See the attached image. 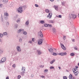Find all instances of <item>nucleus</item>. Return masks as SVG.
<instances>
[{
  "instance_id": "24",
  "label": "nucleus",
  "mask_w": 79,
  "mask_h": 79,
  "mask_svg": "<svg viewBox=\"0 0 79 79\" xmlns=\"http://www.w3.org/2000/svg\"><path fill=\"white\" fill-rule=\"evenodd\" d=\"M2 2L4 3H7L8 2V0H3Z\"/></svg>"
},
{
  "instance_id": "50",
  "label": "nucleus",
  "mask_w": 79,
  "mask_h": 79,
  "mask_svg": "<svg viewBox=\"0 0 79 79\" xmlns=\"http://www.w3.org/2000/svg\"><path fill=\"white\" fill-rule=\"evenodd\" d=\"M40 68H44V65H41L40 66Z\"/></svg>"
},
{
  "instance_id": "64",
  "label": "nucleus",
  "mask_w": 79,
  "mask_h": 79,
  "mask_svg": "<svg viewBox=\"0 0 79 79\" xmlns=\"http://www.w3.org/2000/svg\"><path fill=\"white\" fill-rule=\"evenodd\" d=\"M18 53V52H16L15 54V55H17V54Z\"/></svg>"
},
{
  "instance_id": "14",
  "label": "nucleus",
  "mask_w": 79,
  "mask_h": 79,
  "mask_svg": "<svg viewBox=\"0 0 79 79\" xmlns=\"http://www.w3.org/2000/svg\"><path fill=\"white\" fill-rule=\"evenodd\" d=\"M24 31V30L23 29H19L17 31V33H20V32H21V31Z\"/></svg>"
},
{
  "instance_id": "51",
  "label": "nucleus",
  "mask_w": 79,
  "mask_h": 79,
  "mask_svg": "<svg viewBox=\"0 0 79 79\" xmlns=\"http://www.w3.org/2000/svg\"><path fill=\"white\" fill-rule=\"evenodd\" d=\"M48 69H46L44 70V72H46H46H48Z\"/></svg>"
},
{
  "instance_id": "15",
  "label": "nucleus",
  "mask_w": 79,
  "mask_h": 79,
  "mask_svg": "<svg viewBox=\"0 0 79 79\" xmlns=\"http://www.w3.org/2000/svg\"><path fill=\"white\" fill-rule=\"evenodd\" d=\"M25 69H26V68L24 67H23L22 69V71L25 72L26 70Z\"/></svg>"
},
{
  "instance_id": "8",
  "label": "nucleus",
  "mask_w": 79,
  "mask_h": 79,
  "mask_svg": "<svg viewBox=\"0 0 79 79\" xmlns=\"http://www.w3.org/2000/svg\"><path fill=\"white\" fill-rule=\"evenodd\" d=\"M36 52L38 54V55H40L42 54V52L40 51V50H37L36 51Z\"/></svg>"
},
{
  "instance_id": "6",
  "label": "nucleus",
  "mask_w": 79,
  "mask_h": 79,
  "mask_svg": "<svg viewBox=\"0 0 79 79\" xmlns=\"http://www.w3.org/2000/svg\"><path fill=\"white\" fill-rule=\"evenodd\" d=\"M16 49L17 52H20L21 51V49L20 47L19 46L17 47Z\"/></svg>"
},
{
  "instance_id": "1",
  "label": "nucleus",
  "mask_w": 79,
  "mask_h": 79,
  "mask_svg": "<svg viewBox=\"0 0 79 79\" xmlns=\"http://www.w3.org/2000/svg\"><path fill=\"white\" fill-rule=\"evenodd\" d=\"M6 60V57H4L2 58L1 60H0V64H2V63H5Z\"/></svg>"
},
{
  "instance_id": "19",
  "label": "nucleus",
  "mask_w": 79,
  "mask_h": 79,
  "mask_svg": "<svg viewBox=\"0 0 79 79\" xmlns=\"http://www.w3.org/2000/svg\"><path fill=\"white\" fill-rule=\"evenodd\" d=\"M55 30H56L55 28H53L52 29V31L53 33H54V34H55V32H56Z\"/></svg>"
},
{
  "instance_id": "47",
  "label": "nucleus",
  "mask_w": 79,
  "mask_h": 79,
  "mask_svg": "<svg viewBox=\"0 0 79 79\" xmlns=\"http://www.w3.org/2000/svg\"><path fill=\"white\" fill-rule=\"evenodd\" d=\"M12 67H13V68H15L16 65H15V64H13L12 65Z\"/></svg>"
},
{
  "instance_id": "5",
  "label": "nucleus",
  "mask_w": 79,
  "mask_h": 79,
  "mask_svg": "<svg viewBox=\"0 0 79 79\" xmlns=\"http://www.w3.org/2000/svg\"><path fill=\"white\" fill-rule=\"evenodd\" d=\"M60 44L61 48H62V49H63L64 50H65L66 49V48L64 46L63 44H61V43H60Z\"/></svg>"
},
{
  "instance_id": "44",
  "label": "nucleus",
  "mask_w": 79,
  "mask_h": 79,
  "mask_svg": "<svg viewBox=\"0 0 79 79\" xmlns=\"http://www.w3.org/2000/svg\"><path fill=\"white\" fill-rule=\"evenodd\" d=\"M71 15L70 14L69 15V18H70V19H71Z\"/></svg>"
},
{
  "instance_id": "16",
  "label": "nucleus",
  "mask_w": 79,
  "mask_h": 79,
  "mask_svg": "<svg viewBox=\"0 0 79 79\" xmlns=\"http://www.w3.org/2000/svg\"><path fill=\"white\" fill-rule=\"evenodd\" d=\"M29 24V20H27L25 23V24L27 26Z\"/></svg>"
},
{
  "instance_id": "17",
  "label": "nucleus",
  "mask_w": 79,
  "mask_h": 79,
  "mask_svg": "<svg viewBox=\"0 0 79 79\" xmlns=\"http://www.w3.org/2000/svg\"><path fill=\"white\" fill-rule=\"evenodd\" d=\"M3 35H8V33H7L6 32H3Z\"/></svg>"
},
{
  "instance_id": "45",
  "label": "nucleus",
  "mask_w": 79,
  "mask_h": 79,
  "mask_svg": "<svg viewBox=\"0 0 79 79\" xmlns=\"http://www.w3.org/2000/svg\"><path fill=\"white\" fill-rule=\"evenodd\" d=\"M74 49H75V50H77V47L76 46L75 47H74Z\"/></svg>"
},
{
  "instance_id": "37",
  "label": "nucleus",
  "mask_w": 79,
  "mask_h": 79,
  "mask_svg": "<svg viewBox=\"0 0 79 79\" xmlns=\"http://www.w3.org/2000/svg\"><path fill=\"white\" fill-rule=\"evenodd\" d=\"M6 25L7 26H8L9 25H10V23H9V22H7L6 23Z\"/></svg>"
},
{
  "instance_id": "41",
  "label": "nucleus",
  "mask_w": 79,
  "mask_h": 79,
  "mask_svg": "<svg viewBox=\"0 0 79 79\" xmlns=\"http://www.w3.org/2000/svg\"><path fill=\"white\" fill-rule=\"evenodd\" d=\"M48 27H52V25L48 24Z\"/></svg>"
},
{
  "instance_id": "57",
  "label": "nucleus",
  "mask_w": 79,
  "mask_h": 79,
  "mask_svg": "<svg viewBox=\"0 0 79 79\" xmlns=\"http://www.w3.org/2000/svg\"><path fill=\"white\" fill-rule=\"evenodd\" d=\"M31 77H34V74H32L31 75Z\"/></svg>"
},
{
  "instance_id": "58",
  "label": "nucleus",
  "mask_w": 79,
  "mask_h": 79,
  "mask_svg": "<svg viewBox=\"0 0 79 79\" xmlns=\"http://www.w3.org/2000/svg\"><path fill=\"white\" fill-rule=\"evenodd\" d=\"M2 4H0V8H2Z\"/></svg>"
},
{
  "instance_id": "42",
  "label": "nucleus",
  "mask_w": 79,
  "mask_h": 79,
  "mask_svg": "<svg viewBox=\"0 0 79 79\" xmlns=\"http://www.w3.org/2000/svg\"><path fill=\"white\" fill-rule=\"evenodd\" d=\"M63 78L64 79H67V77L66 76H64L63 77Z\"/></svg>"
},
{
  "instance_id": "60",
  "label": "nucleus",
  "mask_w": 79,
  "mask_h": 79,
  "mask_svg": "<svg viewBox=\"0 0 79 79\" xmlns=\"http://www.w3.org/2000/svg\"><path fill=\"white\" fill-rule=\"evenodd\" d=\"M72 41L73 42H75V40H74V39H72Z\"/></svg>"
},
{
  "instance_id": "29",
  "label": "nucleus",
  "mask_w": 79,
  "mask_h": 79,
  "mask_svg": "<svg viewBox=\"0 0 79 79\" xmlns=\"http://www.w3.org/2000/svg\"><path fill=\"white\" fill-rule=\"evenodd\" d=\"M72 77H73V75L71 74H70L69 75V79H72Z\"/></svg>"
},
{
  "instance_id": "10",
  "label": "nucleus",
  "mask_w": 79,
  "mask_h": 79,
  "mask_svg": "<svg viewBox=\"0 0 79 79\" xmlns=\"http://www.w3.org/2000/svg\"><path fill=\"white\" fill-rule=\"evenodd\" d=\"M48 50L49 51L50 53H52L53 52V49L52 48H50V49H48Z\"/></svg>"
},
{
  "instance_id": "4",
  "label": "nucleus",
  "mask_w": 79,
  "mask_h": 79,
  "mask_svg": "<svg viewBox=\"0 0 79 79\" xmlns=\"http://www.w3.org/2000/svg\"><path fill=\"white\" fill-rule=\"evenodd\" d=\"M38 35H40V37H42V38L44 37L43 34H42V32H41V30L38 32Z\"/></svg>"
},
{
  "instance_id": "20",
  "label": "nucleus",
  "mask_w": 79,
  "mask_h": 79,
  "mask_svg": "<svg viewBox=\"0 0 79 79\" xmlns=\"http://www.w3.org/2000/svg\"><path fill=\"white\" fill-rule=\"evenodd\" d=\"M55 59L53 60L52 61H51L50 62V63L51 64H53V63H54V62H55Z\"/></svg>"
},
{
  "instance_id": "52",
  "label": "nucleus",
  "mask_w": 79,
  "mask_h": 79,
  "mask_svg": "<svg viewBox=\"0 0 79 79\" xmlns=\"http://www.w3.org/2000/svg\"><path fill=\"white\" fill-rule=\"evenodd\" d=\"M74 73V74H75L76 76H77V74H78V73Z\"/></svg>"
},
{
  "instance_id": "21",
  "label": "nucleus",
  "mask_w": 79,
  "mask_h": 79,
  "mask_svg": "<svg viewBox=\"0 0 79 79\" xmlns=\"http://www.w3.org/2000/svg\"><path fill=\"white\" fill-rule=\"evenodd\" d=\"M54 6V7L55 8V10L57 11V10H58V6Z\"/></svg>"
},
{
  "instance_id": "43",
  "label": "nucleus",
  "mask_w": 79,
  "mask_h": 79,
  "mask_svg": "<svg viewBox=\"0 0 79 79\" xmlns=\"http://www.w3.org/2000/svg\"><path fill=\"white\" fill-rule=\"evenodd\" d=\"M23 34H24V35H27V32L26 31L23 32Z\"/></svg>"
},
{
  "instance_id": "61",
  "label": "nucleus",
  "mask_w": 79,
  "mask_h": 79,
  "mask_svg": "<svg viewBox=\"0 0 79 79\" xmlns=\"http://www.w3.org/2000/svg\"><path fill=\"white\" fill-rule=\"evenodd\" d=\"M41 77H42V78H44V77H45L44 76H42Z\"/></svg>"
},
{
  "instance_id": "3",
  "label": "nucleus",
  "mask_w": 79,
  "mask_h": 79,
  "mask_svg": "<svg viewBox=\"0 0 79 79\" xmlns=\"http://www.w3.org/2000/svg\"><path fill=\"white\" fill-rule=\"evenodd\" d=\"M17 12L19 13H21L23 12V10H22V7H20L17 10Z\"/></svg>"
},
{
  "instance_id": "46",
  "label": "nucleus",
  "mask_w": 79,
  "mask_h": 79,
  "mask_svg": "<svg viewBox=\"0 0 79 79\" xmlns=\"http://www.w3.org/2000/svg\"><path fill=\"white\" fill-rule=\"evenodd\" d=\"M73 73H75V74H76L77 73H79L78 71H76L75 72L74 71H73Z\"/></svg>"
},
{
  "instance_id": "25",
  "label": "nucleus",
  "mask_w": 79,
  "mask_h": 79,
  "mask_svg": "<svg viewBox=\"0 0 79 79\" xmlns=\"http://www.w3.org/2000/svg\"><path fill=\"white\" fill-rule=\"evenodd\" d=\"M53 55H54V56H56L58 55V54L55 53V52H53L52 53Z\"/></svg>"
},
{
  "instance_id": "36",
  "label": "nucleus",
  "mask_w": 79,
  "mask_h": 79,
  "mask_svg": "<svg viewBox=\"0 0 79 79\" xmlns=\"http://www.w3.org/2000/svg\"><path fill=\"white\" fill-rule=\"evenodd\" d=\"M15 28H17V27H18V24H15Z\"/></svg>"
},
{
  "instance_id": "34",
  "label": "nucleus",
  "mask_w": 79,
  "mask_h": 79,
  "mask_svg": "<svg viewBox=\"0 0 79 79\" xmlns=\"http://www.w3.org/2000/svg\"><path fill=\"white\" fill-rule=\"evenodd\" d=\"M48 24L45 23L44 24V26L45 27H48Z\"/></svg>"
},
{
  "instance_id": "23",
  "label": "nucleus",
  "mask_w": 79,
  "mask_h": 79,
  "mask_svg": "<svg viewBox=\"0 0 79 79\" xmlns=\"http://www.w3.org/2000/svg\"><path fill=\"white\" fill-rule=\"evenodd\" d=\"M40 22V23H41V24H45V22L44 20H41Z\"/></svg>"
},
{
  "instance_id": "7",
  "label": "nucleus",
  "mask_w": 79,
  "mask_h": 79,
  "mask_svg": "<svg viewBox=\"0 0 79 79\" xmlns=\"http://www.w3.org/2000/svg\"><path fill=\"white\" fill-rule=\"evenodd\" d=\"M52 13H49L48 15L47 16V17L48 18H49V19H50V18H51L52 16Z\"/></svg>"
},
{
  "instance_id": "63",
  "label": "nucleus",
  "mask_w": 79,
  "mask_h": 79,
  "mask_svg": "<svg viewBox=\"0 0 79 79\" xmlns=\"http://www.w3.org/2000/svg\"><path fill=\"white\" fill-rule=\"evenodd\" d=\"M51 2H53L54 0H50Z\"/></svg>"
},
{
  "instance_id": "11",
  "label": "nucleus",
  "mask_w": 79,
  "mask_h": 79,
  "mask_svg": "<svg viewBox=\"0 0 79 79\" xmlns=\"http://www.w3.org/2000/svg\"><path fill=\"white\" fill-rule=\"evenodd\" d=\"M18 15H16V16H15V18L14 19V20H16V19L18 18L19 16Z\"/></svg>"
},
{
  "instance_id": "28",
  "label": "nucleus",
  "mask_w": 79,
  "mask_h": 79,
  "mask_svg": "<svg viewBox=\"0 0 79 79\" xmlns=\"http://www.w3.org/2000/svg\"><path fill=\"white\" fill-rule=\"evenodd\" d=\"M3 37V35L2 34L0 33V38H2Z\"/></svg>"
},
{
  "instance_id": "2",
  "label": "nucleus",
  "mask_w": 79,
  "mask_h": 79,
  "mask_svg": "<svg viewBox=\"0 0 79 79\" xmlns=\"http://www.w3.org/2000/svg\"><path fill=\"white\" fill-rule=\"evenodd\" d=\"M43 40H44V39L43 38L40 39L38 42V45H41L43 43Z\"/></svg>"
},
{
  "instance_id": "54",
  "label": "nucleus",
  "mask_w": 79,
  "mask_h": 79,
  "mask_svg": "<svg viewBox=\"0 0 79 79\" xmlns=\"http://www.w3.org/2000/svg\"><path fill=\"white\" fill-rule=\"evenodd\" d=\"M74 69V70L75 71H77V69L73 68V69Z\"/></svg>"
},
{
  "instance_id": "53",
  "label": "nucleus",
  "mask_w": 79,
  "mask_h": 79,
  "mask_svg": "<svg viewBox=\"0 0 79 79\" xmlns=\"http://www.w3.org/2000/svg\"><path fill=\"white\" fill-rule=\"evenodd\" d=\"M34 39H35L34 38H32V42H34Z\"/></svg>"
},
{
  "instance_id": "40",
  "label": "nucleus",
  "mask_w": 79,
  "mask_h": 79,
  "mask_svg": "<svg viewBox=\"0 0 79 79\" xmlns=\"http://www.w3.org/2000/svg\"><path fill=\"white\" fill-rule=\"evenodd\" d=\"M50 69H54V67H53V66H51L50 67Z\"/></svg>"
},
{
  "instance_id": "33",
  "label": "nucleus",
  "mask_w": 79,
  "mask_h": 79,
  "mask_svg": "<svg viewBox=\"0 0 79 79\" xmlns=\"http://www.w3.org/2000/svg\"><path fill=\"white\" fill-rule=\"evenodd\" d=\"M3 50H2L0 49V53L1 54H2L3 53Z\"/></svg>"
},
{
  "instance_id": "62",
  "label": "nucleus",
  "mask_w": 79,
  "mask_h": 79,
  "mask_svg": "<svg viewBox=\"0 0 79 79\" xmlns=\"http://www.w3.org/2000/svg\"><path fill=\"white\" fill-rule=\"evenodd\" d=\"M76 69H77V68H78V66H76Z\"/></svg>"
},
{
  "instance_id": "13",
  "label": "nucleus",
  "mask_w": 79,
  "mask_h": 79,
  "mask_svg": "<svg viewBox=\"0 0 79 79\" xmlns=\"http://www.w3.org/2000/svg\"><path fill=\"white\" fill-rule=\"evenodd\" d=\"M21 8H22V9H23V10H24L27 7L26 6H23L22 7H21Z\"/></svg>"
},
{
  "instance_id": "27",
  "label": "nucleus",
  "mask_w": 79,
  "mask_h": 79,
  "mask_svg": "<svg viewBox=\"0 0 79 79\" xmlns=\"http://www.w3.org/2000/svg\"><path fill=\"white\" fill-rule=\"evenodd\" d=\"M4 15L6 16H8V14L6 12H5Z\"/></svg>"
},
{
  "instance_id": "30",
  "label": "nucleus",
  "mask_w": 79,
  "mask_h": 79,
  "mask_svg": "<svg viewBox=\"0 0 79 79\" xmlns=\"http://www.w3.org/2000/svg\"><path fill=\"white\" fill-rule=\"evenodd\" d=\"M61 4H62V5L63 6H64V4H65V2H61Z\"/></svg>"
},
{
  "instance_id": "56",
  "label": "nucleus",
  "mask_w": 79,
  "mask_h": 79,
  "mask_svg": "<svg viewBox=\"0 0 79 79\" xmlns=\"http://www.w3.org/2000/svg\"><path fill=\"white\" fill-rule=\"evenodd\" d=\"M29 43H30V44H32V41H30L29 42Z\"/></svg>"
},
{
  "instance_id": "26",
  "label": "nucleus",
  "mask_w": 79,
  "mask_h": 79,
  "mask_svg": "<svg viewBox=\"0 0 79 79\" xmlns=\"http://www.w3.org/2000/svg\"><path fill=\"white\" fill-rule=\"evenodd\" d=\"M59 55H61V56H63V53L61 52L58 54Z\"/></svg>"
},
{
  "instance_id": "39",
  "label": "nucleus",
  "mask_w": 79,
  "mask_h": 79,
  "mask_svg": "<svg viewBox=\"0 0 79 79\" xmlns=\"http://www.w3.org/2000/svg\"><path fill=\"white\" fill-rule=\"evenodd\" d=\"M20 78H21V75H18V79H20Z\"/></svg>"
},
{
  "instance_id": "32",
  "label": "nucleus",
  "mask_w": 79,
  "mask_h": 79,
  "mask_svg": "<svg viewBox=\"0 0 79 79\" xmlns=\"http://www.w3.org/2000/svg\"><path fill=\"white\" fill-rule=\"evenodd\" d=\"M66 55H67V53L66 52H63V56Z\"/></svg>"
},
{
  "instance_id": "31",
  "label": "nucleus",
  "mask_w": 79,
  "mask_h": 79,
  "mask_svg": "<svg viewBox=\"0 0 79 79\" xmlns=\"http://www.w3.org/2000/svg\"><path fill=\"white\" fill-rule=\"evenodd\" d=\"M49 23H54V21L52 20H50L49 21Z\"/></svg>"
},
{
  "instance_id": "38",
  "label": "nucleus",
  "mask_w": 79,
  "mask_h": 79,
  "mask_svg": "<svg viewBox=\"0 0 79 79\" xmlns=\"http://www.w3.org/2000/svg\"><path fill=\"white\" fill-rule=\"evenodd\" d=\"M19 42H20V43H21V42H22V39H20L19 40Z\"/></svg>"
},
{
  "instance_id": "12",
  "label": "nucleus",
  "mask_w": 79,
  "mask_h": 79,
  "mask_svg": "<svg viewBox=\"0 0 79 79\" xmlns=\"http://www.w3.org/2000/svg\"><path fill=\"white\" fill-rule=\"evenodd\" d=\"M25 73V72L22 71V72H21L20 73V74L21 75H22V76H24V74Z\"/></svg>"
},
{
  "instance_id": "55",
  "label": "nucleus",
  "mask_w": 79,
  "mask_h": 79,
  "mask_svg": "<svg viewBox=\"0 0 79 79\" xmlns=\"http://www.w3.org/2000/svg\"><path fill=\"white\" fill-rule=\"evenodd\" d=\"M58 18H61V15H58Z\"/></svg>"
},
{
  "instance_id": "18",
  "label": "nucleus",
  "mask_w": 79,
  "mask_h": 79,
  "mask_svg": "<svg viewBox=\"0 0 79 79\" xmlns=\"http://www.w3.org/2000/svg\"><path fill=\"white\" fill-rule=\"evenodd\" d=\"M70 55L72 56H74V55H75V54L74 53H70Z\"/></svg>"
},
{
  "instance_id": "35",
  "label": "nucleus",
  "mask_w": 79,
  "mask_h": 79,
  "mask_svg": "<svg viewBox=\"0 0 79 79\" xmlns=\"http://www.w3.org/2000/svg\"><path fill=\"white\" fill-rule=\"evenodd\" d=\"M45 11L46 12V13H49V10H48V9H46L45 10Z\"/></svg>"
},
{
  "instance_id": "49",
  "label": "nucleus",
  "mask_w": 79,
  "mask_h": 79,
  "mask_svg": "<svg viewBox=\"0 0 79 79\" xmlns=\"http://www.w3.org/2000/svg\"><path fill=\"white\" fill-rule=\"evenodd\" d=\"M63 37H63V39L64 40H65L66 39V36H64Z\"/></svg>"
},
{
  "instance_id": "59",
  "label": "nucleus",
  "mask_w": 79,
  "mask_h": 79,
  "mask_svg": "<svg viewBox=\"0 0 79 79\" xmlns=\"http://www.w3.org/2000/svg\"><path fill=\"white\" fill-rule=\"evenodd\" d=\"M6 79H9V77L7 76L6 78Z\"/></svg>"
},
{
  "instance_id": "22",
  "label": "nucleus",
  "mask_w": 79,
  "mask_h": 79,
  "mask_svg": "<svg viewBox=\"0 0 79 79\" xmlns=\"http://www.w3.org/2000/svg\"><path fill=\"white\" fill-rule=\"evenodd\" d=\"M21 20V19H20L19 18L18 20H17V21H16V22L17 23H20V20Z\"/></svg>"
},
{
  "instance_id": "9",
  "label": "nucleus",
  "mask_w": 79,
  "mask_h": 79,
  "mask_svg": "<svg viewBox=\"0 0 79 79\" xmlns=\"http://www.w3.org/2000/svg\"><path fill=\"white\" fill-rule=\"evenodd\" d=\"M71 15L73 18V19H75L76 18V17H77V16L76 15L73 14H71Z\"/></svg>"
},
{
  "instance_id": "48",
  "label": "nucleus",
  "mask_w": 79,
  "mask_h": 79,
  "mask_svg": "<svg viewBox=\"0 0 79 79\" xmlns=\"http://www.w3.org/2000/svg\"><path fill=\"white\" fill-rule=\"evenodd\" d=\"M35 6L36 7H39V5L37 4H35Z\"/></svg>"
}]
</instances>
